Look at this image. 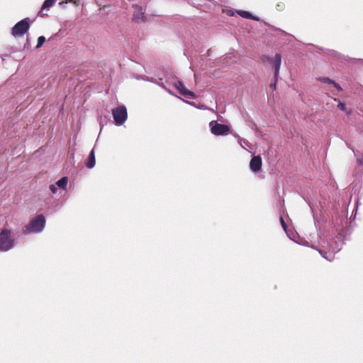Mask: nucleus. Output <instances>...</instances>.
Instances as JSON below:
<instances>
[{
    "mask_svg": "<svg viewBox=\"0 0 363 363\" xmlns=\"http://www.w3.org/2000/svg\"><path fill=\"white\" fill-rule=\"evenodd\" d=\"M45 225V218L43 214L38 215L30 220L25 226L24 233H39L43 230Z\"/></svg>",
    "mask_w": 363,
    "mask_h": 363,
    "instance_id": "1",
    "label": "nucleus"
},
{
    "mask_svg": "<svg viewBox=\"0 0 363 363\" xmlns=\"http://www.w3.org/2000/svg\"><path fill=\"white\" fill-rule=\"evenodd\" d=\"M14 242L10 230L4 229L0 233V251H8L13 247Z\"/></svg>",
    "mask_w": 363,
    "mask_h": 363,
    "instance_id": "2",
    "label": "nucleus"
},
{
    "mask_svg": "<svg viewBox=\"0 0 363 363\" xmlns=\"http://www.w3.org/2000/svg\"><path fill=\"white\" fill-rule=\"evenodd\" d=\"M112 115L116 125H121L127 120V109L124 106H120L112 110Z\"/></svg>",
    "mask_w": 363,
    "mask_h": 363,
    "instance_id": "3",
    "label": "nucleus"
},
{
    "mask_svg": "<svg viewBox=\"0 0 363 363\" xmlns=\"http://www.w3.org/2000/svg\"><path fill=\"white\" fill-rule=\"evenodd\" d=\"M211 132L215 135H227L230 133V129L228 125L220 124L216 121H212L209 123Z\"/></svg>",
    "mask_w": 363,
    "mask_h": 363,
    "instance_id": "4",
    "label": "nucleus"
},
{
    "mask_svg": "<svg viewBox=\"0 0 363 363\" xmlns=\"http://www.w3.org/2000/svg\"><path fill=\"white\" fill-rule=\"evenodd\" d=\"M30 24L28 18H24L18 22L12 28V35L14 37L23 35L29 30Z\"/></svg>",
    "mask_w": 363,
    "mask_h": 363,
    "instance_id": "5",
    "label": "nucleus"
},
{
    "mask_svg": "<svg viewBox=\"0 0 363 363\" xmlns=\"http://www.w3.org/2000/svg\"><path fill=\"white\" fill-rule=\"evenodd\" d=\"M176 87L177 88V89L179 91L180 94L182 95H183L184 96L186 97V98H189V99H196V95L195 94L194 92L191 91H189L188 90L184 84H183V82H178L176 84H175Z\"/></svg>",
    "mask_w": 363,
    "mask_h": 363,
    "instance_id": "6",
    "label": "nucleus"
},
{
    "mask_svg": "<svg viewBox=\"0 0 363 363\" xmlns=\"http://www.w3.org/2000/svg\"><path fill=\"white\" fill-rule=\"evenodd\" d=\"M262 164V158L259 155L253 156L250 162V167L254 172L260 171Z\"/></svg>",
    "mask_w": 363,
    "mask_h": 363,
    "instance_id": "7",
    "label": "nucleus"
},
{
    "mask_svg": "<svg viewBox=\"0 0 363 363\" xmlns=\"http://www.w3.org/2000/svg\"><path fill=\"white\" fill-rule=\"evenodd\" d=\"M281 56L280 54L277 53L270 63L274 69V77L276 78V80H278V76L279 73V69L281 67Z\"/></svg>",
    "mask_w": 363,
    "mask_h": 363,
    "instance_id": "8",
    "label": "nucleus"
},
{
    "mask_svg": "<svg viewBox=\"0 0 363 363\" xmlns=\"http://www.w3.org/2000/svg\"><path fill=\"white\" fill-rule=\"evenodd\" d=\"M134 8V12H133V19L135 22H140V21H145V16L144 13L143 12V9L141 6L135 5L133 6Z\"/></svg>",
    "mask_w": 363,
    "mask_h": 363,
    "instance_id": "9",
    "label": "nucleus"
},
{
    "mask_svg": "<svg viewBox=\"0 0 363 363\" xmlns=\"http://www.w3.org/2000/svg\"><path fill=\"white\" fill-rule=\"evenodd\" d=\"M85 165L87 168L91 169L95 165V154L94 150L92 149V150L90 152L89 157L85 162Z\"/></svg>",
    "mask_w": 363,
    "mask_h": 363,
    "instance_id": "10",
    "label": "nucleus"
},
{
    "mask_svg": "<svg viewBox=\"0 0 363 363\" xmlns=\"http://www.w3.org/2000/svg\"><path fill=\"white\" fill-rule=\"evenodd\" d=\"M55 0H45L42 6L41 10L39 12V15L42 17L48 16L47 13H43V10L49 9L55 4Z\"/></svg>",
    "mask_w": 363,
    "mask_h": 363,
    "instance_id": "11",
    "label": "nucleus"
},
{
    "mask_svg": "<svg viewBox=\"0 0 363 363\" xmlns=\"http://www.w3.org/2000/svg\"><path fill=\"white\" fill-rule=\"evenodd\" d=\"M238 14L240 16H242L245 18H247V19L257 20V18L253 17L252 15L250 12L246 11H238Z\"/></svg>",
    "mask_w": 363,
    "mask_h": 363,
    "instance_id": "12",
    "label": "nucleus"
},
{
    "mask_svg": "<svg viewBox=\"0 0 363 363\" xmlns=\"http://www.w3.org/2000/svg\"><path fill=\"white\" fill-rule=\"evenodd\" d=\"M56 184L60 187V188H62V189H65L66 188V186L67 184V177H62L60 179H59L57 182H56Z\"/></svg>",
    "mask_w": 363,
    "mask_h": 363,
    "instance_id": "13",
    "label": "nucleus"
},
{
    "mask_svg": "<svg viewBox=\"0 0 363 363\" xmlns=\"http://www.w3.org/2000/svg\"><path fill=\"white\" fill-rule=\"evenodd\" d=\"M45 38L44 36H40L38 38L36 48H40L43 45V44L45 43Z\"/></svg>",
    "mask_w": 363,
    "mask_h": 363,
    "instance_id": "14",
    "label": "nucleus"
},
{
    "mask_svg": "<svg viewBox=\"0 0 363 363\" xmlns=\"http://www.w3.org/2000/svg\"><path fill=\"white\" fill-rule=\"evenodd\" d=\"M319 80L323 82H324V83H328V84L334 83V81H333L332 79H330L328 77L320 78Z\"/></svg>",
    "mask_w": 363,
    "mask_h": 363,
    "instance_id": "15",
    "label": "nucleus"
},
{
    "mask_svg": "<svg viewBox=\"0 0 363 363\" xmlns=\"http://www.w3.org/2000/svg\"><path fill=\"white\" fill-rule=\"evenodd\" d=\"M274 57H271L269 56H264L263 58H262V61L263 62H268L269 63H271L272 61L273 60Z\"/></svg>",
    "mask_w": 363,
    "mask_h": 363,
    "instance_id": "16",
    "label": "nucleus"
},
{
    "mask_svg": "<svg viewBox=\"0 0 363 363\" xmlns=\"http://www.w3.org/2000/svg\"><path fill=\"white\" fill-rule=\"evenodd\" d=\"M337 107L341 110V111H345L346 110V106H345V104L344 103H342V102H339L338 105H337Z\"/></svg>",
    "mask_w": 363,
    "mask_h": 363,
    "instance_id": "17",
    "label": "nucleus"
},
{
    "mask_svg": "<svg viewBox=\"0 0 363 363\" xmlns=\"http://www.w3.org/2000/svg\"><path fill=\"white\" fill-rule=\"evenodd\" d=\"M277 83V80H276V78L274 77V82L273 83L270 84V85H269L270 88H272L273 90H276Z\"/></svg>",
    "mask_w": 363,
    "mask_h": 363,
    "instance_id": "18",
    "label": "nucleus"
},
{
    "mask_svg": "<svg viewBox=\"0 0 363 363\" xmlns=\"http://www.w3.org/2000/svg\"><path fill=\"white\" fill-rule=\"evenodd\" d=\"M284 8V4L283 3H279L277 4V9L278 11H282Z\"/></svg>",
    "mask_w": 363,
    "mask_h": 363,
    "instance_id": "19",
    "label": "nucleus"
},
{
    "mask_svg": "<svg viewBox=\"0 0 363 363\" xmlns=\"http://www.w3.org/2000/svg\"><path fill=\"white\" fill-rule=\"evenodd\" d=\"M50 191H51L53 194H55V193L57 192V187H56V186H55V185H54V184H51V185L50 186Z\"/></svg>",
    "mask_w": 363,
    "mask_h": 363,
    "instance_id": "20",
    "label": "nucleus"
},
{
    "mask_svg": "<svg viewBox=\"0 0 363 363\" xmlns=\"http://www.w3.org/2000/svg\"><path fill=\"white\" fill-rule=\"evenodd\" d=\"M358 164L363 165V154L357 160Z\"/></svg>",
    "mask_w": 363,
    "mask_h": 363,
    "instance_id": "21",
    "label": "nucleus"
},
{
    "mask_svg": "<svg viewBox=\"0 0 363 363\" xmlns=\"http://www.w3.org/2000/svg\"><path fill=\"white\" fill-rule=\"evenodd\" d=\"M280 222H281V225H282L283 228H284V230H286V229L287 225H286V223L284 222V219H283V218H282V217H281V218H280Z\"/></svg>",
    "mask_w": 363,
    "mask_h": 363,
    "instance_id": "22",
    "label": "nucleus"
},
{
    "mask_svg": "<svg viewBox=\"0 0 363 363\" xmlns=\"http://www.w3.org/2000/svg\"><path fill=\"white\" fill-rule=\"evenodd\" d=\"M332 84L334 85V86L338 90V91H342V88L341 86L337 84L336 82H334V83H332Z\"/></svg>",
    "mask_w": 363,
    "mask_h": 363,
    "instance_id": "23",
    "label": "nucleus"
},
{
    "mask_svg": "<svg viewBox=\"0 0 363 363\" xmlns=\"http://www.w3.org/2000/svg\"><path fill=\"white\" fill-rule=\"evenodd\" d=\"M79 0H67V1L69 2H72V3H74V4H77V2Z\"/></svg>",
    "mask_w": 363,
    "mask_h": 363,
    "instance_id": "24",
    "label": "nucleus"
}]
</instances>
